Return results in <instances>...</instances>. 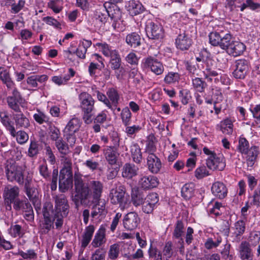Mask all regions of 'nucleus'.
Returning a JSON list of instances; mask_svg holds the SVG:
<instances>
[{
    "instance_id": "nucleus-27",
    "label": "nucleus",
    "mask_w": 260,
    "mask_h": 260,
    "mask_svg": "<svg viewBox=\"0 0 260 260\" xmlns=\"http://www.w3.org/2000/svg\"><path fill=\"white\" fill-rule=\"evenodd\" d=\"M139 168L134 164L126 163L122 169V176L123 178L131 179L138 174Z\"/></svg>"
},
{
    "instance_id": "nucleus-2",
    "label": "nucleus",
    "mask_w": 260,
    "mask_h": 260,
    "mask_svg": "<svg viewBox=\"0 0 260 260\" xmlns=\"http://www.w3.org/2000/svg\"><path fill=\"white\" fill-rule=\"evenodd\" d=\"M55 203L54 214L55 225L56 229L60 228L63 225V219L67 216L69 211V205L67 197L63 194H59L53 197Z\"/></svg>"
},
{
    "instance_id": "nucleus-63",
    "label": "nucleus",
    "mask_w": 260,
    "mask_h": 260,
    "mask_svg": "<svg viewBox=\"0 0 260 260\" xmlns=\"http://www.w3.org/2000/svg\"><path fill=\"white\" fill-rule=\"evenodd\" d=\"M196 60L197 62H202L205 63V65H206L207 61L212 60L210 58L209 52L207 51L206 49H204L201 51L199 53V56L196 57Z\"/></svg>"
},
{
    "instance_id": "nucleus-32",
    "label": "nucleus",
    "mask_w": 260,
    "mask_h": 260,
    "mask_svg": "<svg viewBox=\"0 0 260 260\" xmlns=\"http://www.w3.org/2000/svg\"><path fill=\"white\" fill-rule=\"evenodd\" d=\"M90 186L92 190L93 199L95 201L99 200L103 189L102 183L99 181H91L90 182Z\"/></svg>"
},
{
    "instance_id": "nucleus-39",
    "label": "nucleus",
    "mask_w": 260,
    "mask_h": 260,
    "mask_svg": "<svg viewBox=\"0 0 260 260\" xmlns=\"http://www.w3.org/2000/svg\"><path fill=\"white\" fill-rule=\"evenodd\" d=\"M144 196L137 188H132L131 192V203L132 202L135 207L142 204L145 201Z\"/></svg>"
},
{
    "instance_id": "nucleus-51",
    "label": "nucleus",
    "mask_w": 260,
    "mask_h": 260,
    "mask_svg": "<svg viewBox=\"0 0 260 260\" xmlns=\"http://www.w3.org/2000/svg\"><path fill=\"white\" fill-rule=\"evenodd\" d=\"M233 123L231 120L227 118L221 121L220 124V129L222 133L226 135H231L233 133Z\"/></svg>"
},
{
    "instance_id": "nucleus-59",
    "label": "nucleus",
    "mask_w": 260,
    "mask_h": 260,
    "mask_svg": "<svg viewBox=\"0 0 260 260\" xmlns=\"http://www.w3.org/2000/svg\"><path fill=\"white\" fill-rule=\"evenodd\" d=\"M125 132L127 136L131 138H134L139 131L142 129V127L139 125H133L132 126H125Z\"/></svg>"
},
{
    "instance_id": "nucleus-20",
    "label": "nucleus",
    "mask_w": 260,
    "mask_h": 260,
    "mask_svg": "<svg viewBox=\"0 0 260 260\" xmlns=\"http://www.w3.org/2000/svg\"><path fill=\"white\" fill-rule=\"evenodd\" d=\"M147 165L149 171L153 174H157L161 168L160 159L154 154H150L147 157Z\"/></svg>"
},
{
    "instance_id": "nucleus-48",
    "label": "nucleus",
    "mask_w": 260,
    "mask_h": 260,
    "mask_svg": "<svg viewBox=\"0 0 260 260\" xmlns=\"http://www.w3.org/2000/svg\"><path fill=\"white\" fill-rule=\"evenodd\" d=\"M9 234L14 238H23L25 234V231L19 224H12L9 229Z\"/></svg>"
},
{
    "instance_id": "nucleus-19",
    "label": "nucleus",
    "mask_w": 260,
    "mask_h": 260,
    "mask_svg": "<svg viewBox=\"0 0 260 260\" xmlns=\"http://www.w3.org/2000/svg\"><path fill=\"white\" fill-rule=\"evenodd\" d=\"M22 101V98L18 91L14 88L12 92V95L7 98V102L9 107L16 112H21L19 104Z\"/></svg>"
},
{
    "instance_id": "nucleus-61",
    "label": "nucleus",
    "mask_w": 260,
    "mask_h": 260,
    "mask_svg": "<svg viewBox=\"0 0 260 260\" xmlns=\"http://www.w3.org/2000/svg\"><path fill=\"white\" fill-rule=\"evenodd\" d=\"M209 175V171L205 166L199 167L194 172V176L198 179H201Z\"/></svg>"
},
{
    "instance_id": "nucleus-28",
    "label": "nucleus",
    "mask_w": 260,
    "mask_h": 260,
    "mask_svg": "<svg viewBox=\"0 0 260 260\" xmlns=\"http://www.w3.org/2000/svg\"><path fill=\"white\" fill-rule=\"evenodd\" d=\"M234 231V232L232 233L233 241L238 242L240 241L242 235L245 231V222L242 220H239L235 222Z\"/></svg>"
},
{
    "instance_id": "nucleus-7",
    "label": "nucleus",
    "mask_w": 260,
    "mask_h": 260,
    "mask_svg": "<svg viewBox=\"0 0 260 260\" xmlns=\"http://www.w3.org/2000/svg\"><path fill=\"white\" fill-rule=\"evenodd\" d=\"M5 172L7 179L10 182L16 181L19 185L24 182V176L21 169L15 164L7 161L6 164Z\"/></svg>"
},
{
    "instance_id": "nucleus-53",
    "label": "nucleus",
    "mask_w": 260,
    "mask_h": 260,
    "mask_svg": "<svg viewBox=\"0 0 260 260\" xmlns=\"http://www.w3.org/2000/svg\"><path fill=\"white\" fill-rule=\"evenodd\" d=\"M0 79L6 84L8 88H11L14 85L9 72L3 68H0Z\"/></svg>"
},
{
    "instance_id": "nucleus-8",
    "label": "nucleus",
    "mask_w": 260,
    "mask_h": 260,
    "mask_svg": "<svg viewBox=\"0 0 260 260\" xmlns=\"http://www.w3.org/2000/svg\"><path fill=\"white\" fill-rule=\"evenodd\" d=\"M145 31L149 39L159 40L164 37L163 27L157 22L148 20L146 22Z\"/></svg>"
},
{
    "instance_id": "nucleus-37",
    "label": "nucleus",
    "mask_w": 260,
    "mask_h": 260,
    "mask_svg": "<svg viewBox=\"0 0 260 260\" xmlns=\"http://www.w3.org/2000/svg\"><path fill=\"white\" fill-rule=\"evenodd\" d=\"M106 95L108 96V99L110 102L112 108L113 107V105L114 106L118 105L120 97L118 90L116 88L114 87L108 88L106 92Z\"/></svg>"
},
{
    "instance_id": "nucleus-45",
    "label": "nucleus",
    "mask_w": 260,
    "mask_h": 260,
    "mask_svg": "<svg viewBox=\"0 0 260 260\" xmlns=\"http://www.w3.org/2000/svg\"><path fill=\"white\" fill-rule=\"evenodd\" d=\"M222 237L217 235L214 236V238H209L207 239L205 243V246L207 249H211L218 247L222 242Z\"/></svg>"
},
{
    "instance_id": "nucleus-24",
    "label": "nucleus",
    "mask_w": 260,
    "mask_h": 260,
    "mask_svg": "<svg viewBox=\"0 0 260 260\" xmlns=\"http://www.w3.org/2000/svg\"><path fill=\"white\" fill-rule=\"evenodd\" d=\"M106 161L111 165L116 164L119 154L113 146H106L103 150Z\"/></svg>"
},
{
    "instance_id": "nucleus-64",
    "label": "nucleus",
    "mask_w": 260,
    "mask_h": 260,
    "mask_svg": "<svg viewBox=\"0 0 260 260\" xmlns=\"http://www.w3.org/2000/svg\"><path fill=\"white\" fill-rule=\"evenodd\" d=\"M249 145L248 141L245 138L240 137L239 140L238 145V149L239 151L241 153L244 154L249 149Z\"/></svg>"
},
{
    "instance_id": "nucleus-43",
    "label": "nucleus",
    "mask_w": 260,
    "mask_h": 260,
    "mask_svg": "<svg viewBox=\"0 0 260 260\" xmlns=\"http://www.w3.org/2000/svg\"><path fill=\"white\" fill-rule=\"evenodd\" d=\"M161 252L165 260H169L175 254L176 252L173 249V243L171 241L166 242Z\"/></svg>"
},
{
    "instance_id": "nucleus-21",
    "label": "nucleus",
    "mask_w": 260,
    "mask_h": 260,
    "mask_svg": "<svg viewBox=\"0 0 260 260\" xmlns=\"http://www.w3.org/2000/svg\"><path fill=\"white\" fill-rule=\"evenodd\" d=\"M239 255L241 260H253L254 255L248 242L241 243L239 247Z\"/></svg>"
},
{
    "instance_id": "nucleus-5",
    "label": "nucleus",
    "mask_w": 260,
    "mask_h": 260,
    "mask_svg": "<svg viewBox=\"0 0 260 260\" xmlns=\"http://www.w3.org/2000/svg\"><path fill=\"white\" fill-rule=\"evenodd\" d=\"M109 199L112 204L119 205L121 210H124L131 207V200L129 195L126 193L124 186L120 185L118 188L110 190Z\"/></svg>"
},
{
    "instance_id": "nucleus-47",
    "label": "nucleus",
    "mask_w": 260,
    "mask_h": 260,
    "mask_svg": "<svg viewBox=\"0 0 260 260\" xmlns=\"http://www.w3.org/2000/svg\"><path fill=\"white\" fill-rule=\"evenodd\" d=\"M192 85L193 89L199 92H203L207 84L202 78L196 77L192 79Z\"/></svg>"
},
{
    "instance_id": "nucleus-22",
    "label": "nucleus",
    "mask_w": 260,
    "mask_h": 260,
    "mask_svg": "<svg viewBox=\"0 0 260 260\" xmlns=\"http://www.w3.org/2000/svg\"><path fill=\"white\" fill-rule=\"evenodd\" d=\"M139 184L144 189H149L156 187L158 184V180L153 176H144L140 178Z\"/></svg>"
},
{
    "instance_id": "nucleus-12",
    "label": "nucleus",
    "mask_w": 260,
    "mask_h": 260,
    "mask_svg": "<svg viewBox=\"0 0 260 260\" xmlns=\"http://www.w3.org/2000/svg\"><path fill=\"white\" fill-rule=\"evenodd\" d=\"M142 63L145 68H149L156 75H160L164 71L162 63L152 56H149L143 60Z\"/></svg>"
},
{
    "instance_id": "nucleus-31",
    "label": "nucleus",
    "mask_w": 260,
    "mask_h": 260,
    "mask_svg": "<svg viewBox=\"0 0 260 260\" xmlns=\"http://www.w3.org/2000/svg\"><path fill=\"white\" fill-rule=\"evenodd\" d=\"M145 10L144 6L139 2L132 1L129 2L127 11L132 16H136L141 14Z\"/></svg>"
},
{
    "instance_id": "nucleus-50",
    "label": "nucleus",
    "mask_w": 260,
    "mask_h": 260,
    "mask_svg": "<svg viewBox=\"0 0 260 260\" xmlns=\"http://www.w3.org/2000/svg\"><path fill=\"white\" fill-rule=\"evenodd\" d=\"M194 185L192 183H187L183 185L181 188V194L185 200H189L193 195Z\"/></svg>"
},
{
    "instance_id": "nucleus-62",
    "label": "nucleus",
    "mask_w": 260,
    "mask_h": 260,
    "mask_svg": "<svg viewBox=\"0 0 260 260\" xmlns=\"http://www.w3.org/2000/svg\"><path fill=\"white\" fill-rule=\"evenodd\" d=\"M18 254L25 259H35L37 258V253L33 249H28L25 252L19 251Z\"/></svg>"
},
{
    "instance_id": "nucleus-33",
    "label": "nucleus",
    "mask_w": 260,
    "mask_h": 260,
    "mask_svg": "<svg viewBox=\"0 0 260 260\" xmlns=\"http://www.w3.org/2000/svg\"><path fill=\"white\" fill-rule=\"evenodd\" d=\"M81 126L80 119L77 118H72L67 123L64 129V133L75 134L77 132Z\"/></svg>"
},
{
    "instance_id": "nucleus-16",
    "label": "nucleus",
    "mask_w": 260,
    "mask_h": 260,
    "mask_svg": "<svg viewBox=\"0 0 260 260\" xmlns=\"http://www.w3.org/2000/svg\"><path fill=\"white\" fill-rule=\"evenodd\" d=\"M158 201V196L156 193L151 192L149 193L145 198V201L142 204V211L147 214L151 213Z\"/></svg>"
},
{
    "instance_id": "nucleus-34",
    "label": "nucleus",
    "mask_w": 260,
    "mask_h": 260,
    "mask_svg": "<svg viewBox=\"0 0 260 260\" xmlns=\"http://www.w3.org/2000/svg\"><path fill=\"white\" fill-rule=\"evenodd\" d=\"M245 154L247 155V164L248 166L251 167L256 160L258 154V147L255 146H252Z\"/></svg>"
},
{
    "instance_id": "nucleus-46",
    "label": "nucleus",
    "mask_w": 260,
    "mask_h": 260,
    "mask_svg": "<svg viewBox=\"0 0 260 260\" xmlns=\"http://www.w3.org/2000/svg\"><path fill=\"white\" fill-rule=\"evenodd\" d=\"M61 164L62 166V168L59 172H70L72 171V161L71 157L66 155L61 156Z\"/></svg>"
},
{
    "instance_id": "nucleus-17",
    "label": "nucleus",
    "mask_w": 260,
    "mask_h": 260,
    "mask_svg": "<svg viewBox=\"0 0 260 260\" xmlns=\"http://www.w3.org/2000/svg\"><path fill=\"white\" fill-rule=\"evenodd\" d=\"M226 48H224L227 53L233 56L242 54L246 49L245 45L242 42L236 41H229Z\"/></svg>"
},
{
    "instance_id": "nucleus-11",
    "label": "nucleus",
    "mask_w": 260,
    "mask_h": 260,
    "mask_svg": "<svg viewBox=\"0 0 260 260\" xmlns=\"http://www.w3.org/2000/svg\"><path fill=\"white\" fill-rule=\"evenodd\" d=\"M236 69L233 72V76L238 79H244L249 69V61L245 59L237 60L235 62Z\"/></svg>"
},
{
    "instance_id": "nucleus-41",
    "label": "nucleus",
    "mask_w": 260,
    "mask_h": 260,
    "mask_svg": "<svg viewBox=\"0 0 260 260\" xmlns=\"http://www.w3.org/2000/svg\"><path fill=\"white\" fill-rule=\"evenodd\" d=\"M126 43L132 47L136 48L141 45V37L136 32H132L126 37Z\"/></svg>"
},
{
    "instance_id": "nucleus-35",
    "label": "nucleus",
    "mask_w": 260,
    "mask_h": 260,
    "mask_svg": "<svg viewBox=\"0 0 260 260\" xmlns=\"http://www.w3.org/2000/svg\"><path fill=\"white\" fill-rule=\"evenodd\" d=\"M107 211L106 210L105 201L99 202L98 204L95 205L92 208V211L91 215L93 218L99 216H104L107 214Z\"/></svg>"
},
{
    "instance_id": "nucleus-15",
    "label": "nucleus",
    "mask_w": 260,
    "mask_h": 260,
    "mask_svg": "<svg viewBox=\"0 0 260 260\" xmlns=\"http://www.w3.org/2000/svg\"><path fill=\"white\" fill-rule=\"evenodd\" d=\"M140 222V218L136 212H130L123 218L124 228L127 230L133 231L136 229Z\"/></svg>"
},
{
    "instance_id": "nucleus-55",
    "label": "nucleus",
    "mask_w": 260,
    "mask_h": 260,
    "mask_svg": "<svg viewBox=\"0 0 260 260\" xmlns=\"http://www.w3.org/2000/svg\"><path fill=\"white\" fill-rule=\"evenodd\" d=\"M121 118L124 126L129 125L131 123L132 113L128 107L124 108L121 112Z\"/></svg>"
},
{
    "instance_id": "nucleus-38",
    "label": "nucleus",
    "mask_w": 260,
    "mask_h": 260,
    "mask_svg": "<svg viewBox=\"0 0 260 260\" xmlns=\"http://www.w3.org/2000/svg\"><path fill=\"white\" fill-rule=\"evenodd\" d=\"M213 60L207 61L206 68L203 72L205 78L209 81L212 80V77H216L218 75L215 68L213 67Z\"/></svg>"
},
{
    "instance_id": "nucleus-36",
    "label": "nucleus",
    "mask_w": 260,
    "mask_h": 260,
    "mask_svg": "<svg viewBox=\"0 0 260 260\" xmlns=\"http://www.w3.org/2000/svg\"><path fill=\"white\" fill-rule=\"evenodd\" d=\"M91 44V41L84 40L82 43H80L75 51L76 55L81 59L85 58L87 48L90 47Z\"/></svg>"
},
{
    "instance_id": "nucleus-29",
    "label": "nucleus",
    "mask_w": 260,
    "mask_h": 260,
    "mask_svg": "<svg viewBox=\"0 0 260 260\" xmlns=\"http://www.w3.org/2000/svg\"><path fill=\"white\" fill-rule=\"evenodd\" d=\"M54 218L52 219L51 217H47L45 214V217H43V219L40 221L39 228L42 233L46 234H47L52 229L54 228Z\"/></svg>"
},
{
    "instance_id": "nucleus-9",
    "label": "nucleus",
    "mask_w": 260,
    "mask_h": 260,
    "mask_svg": "<svg viewBox=\"0 0 260 260\" xmlns=\"http://www.w3.org/2000/svg\"><path fill=\"white\" fill-rule=\"evenodd\" d=\"M209 43L213 46H218L224 50L226 48L228 43L232 40V35L229 33L224 34L221 31L211 32L209 35Z\"/></svg>"
},
{
    "instance_id": "nucleus-14",
    "label": "nucleus",
    "mask_w": 260,
    "mask_h": 260,
    "mask_svg": "<svg viewBox=\"0 0 260 260\" xmlns=\"http://www.w3.org/2000/svg\"><path fill=\"white\" fill-rule=\"evenodd\" d=\"M192 43V40L189 35L184 30H180L175 40L176 47L182 51L187 50Z\"/></svg>"
},
{
    "instance_id": "nucleus-54",
    "label": "nucleus",
    "mask_w": 260,
    "mask_h": 260,
    "mask_svg": "<svg viewBox=\"0 0 260 260\" xmlns=\"http://www.w3.org/2000/svg\"><path fill=\"white\" fill-rule=\"evenodd\" d=\"M184 233V224L182 221L178 220L175 226V229L173 232V237L176 239H180L182 243L183 240L181 237Z\"/></svg>"
},
{
    "instance_id": "nucleus-49",
    "label": "nucleus",
    "mask_w": 260,
    "mask_h": 260,
    "mask_svg": "<svg viewBox=\"0 0 260 260\" xmlns=\"http://www.w3.org/2000/svg\"><path fill=\"white\" fill-rule=\"evenodd\" d=\"M149 257L151 260H162V252L156 246L150 244L148 251Z\"/></svg>"
},
{
    "instance_id": "nucleus-6",
    "label": "nucleus",
    "mask_w": 260,
    "mask_h": 260,
    "mask_svg": "<svg viewBox=\"0 0 260 260\" xmlns=\"http://www.w3.org/2000/svg\"><path fill=\"white\" fill-rule=\"evenodd\" d=\"M96 46L106 56L110 58L109 64L112 69L118 70L121 66V59L118 51L113 49L106 43H98Z\"/></svg>"
},
{
    "instance_id": "nucleus-26",
    "label": "nucleus",
    "mask_w": 260,
    "mask_h": 260,
    "mask_svg": "<svg viewBox=\"0 0 260 260\" xmlns=\"http://www.w3.org/2000/svg\"><path fill=\"white\" fill-rule=\"evenodd\" d=\"M211 191L214 196L219 199L224 198L228 193V189L225 185L221 182H216L212 184Z\"/></svg>"
},
{
    "instance_id": "nucleus-40",
    "label": "nucleus",
    "mask_w": 260,
    "mask_h": 260,
    "mask_svg": "<svg viewBox=\"0 0 260 260\" xmlns=\"http://www.w3.org/2000/svg\"><path fill=\"white\" fill-rule=\"evenodd\" d=\"M13 116L16 125L21 127H28L30 125L28 119L21 112Z\"/></svg>"
},
{
    "instance_id": "nucleus-10",
    "label": "nucleus",
    "mask_w": 260,
    "mask_h": 260,
    "mask_svg": "<svg viewBox=\"0 0 260 260\" xmlns=\"http://www.w3.org/2000/svg\"><path fill=\"white\" fill-rule=\"evenodd\" d=\"M58 187L59 191L64 193L73 186V173L59 172Z\"/></svg>"
},
{
    "instance_id": "nucleus-57",
    "label": "nucleus",
    "mask_w": 260,
    "mask_h": 260,
    "mask_svg": "<svg viewBox=\"0 0 260 260\" xmlns=\"http://www.w3.org/2000/svg\"><path fill=\"white\" fill-rule=\"evenodd\" d=\"M39 150L38 143L36 141L31 140L27 155L30 157H36L38 154Z\"/></svg>"
},
{
    "instance_id": "nucleus-13",
    "label": "nucleus",
    "mask_w": 260,
    "mask_h": 260,
    "mask_svg": "<svg viewBox=\"0 0 260 260\" xmlns=\"http://www.w3.org/2000/svg\"><path fill=\"white\" fill-rule=\"evenodd\" d=\"M206 165L210 170L222 171L225 167V158L222 154H216L208 157Z\"/></svg>"
},
{
    "instance_id": "nucleus-23",
    "label": "nucleus",
    "mask_w": 260,
    "mask_h": 260,
    "mask_svg": "<svg viewBox=\"0 0 260 260\" xmlns=\"http://www.w3.org/2000/svg\"><path fill=\"white\" fill-rule=\"evenodd\" d=\"M19 188L17 186H7L4 190L3 196L5 199V202L12 203L13 201L17 198L19 194Z\"/></svg>"
},
{
    "instance_id": "nucleus-18",
    "label": "nucleus",
    "mask_w": 260,
    "mask_h": 260,
    "mask_svg": "<svg viewBox=\"0 0 260 260\" xmlns=\"http://www.w3.org/2000/svg\"><path fill=\"white\" fill-rule=\"evenodd\" d=\"M106 229L105 225H101L96 232L91 243L93 248H99L104 245L107 241L106 238Z\"/></svg>"
},
{
    "instance_id": "nucleus-42",
    "label": "nucleus",
    "mask_w": 260,
    "mask_h": 260,
    "mask_svg": "<svg viewBox=\"0 0 260 260\" xmlns=\"http://www.w3.org/2000/svg\"><path fill=\"white\" fill-rule=\"evenodd\" d=\"M33 118L36 122L39 124L44 123L49 124L51 123L49 117L38 109H37L36 113L34 114Z\"/></svg>"
},
{
    "instance_id": "nucleus-44",
    "label": "nucleus",
    "mask_w": 260,
    "mask_h": 260,
    "mask_svg": "<svg viewBox=\"0 0 260 260\" xmlns=\"http://www.w3.org/2000/svg\"><path fill=\"white\" fill-rule=\"evenodd\" d=\"M181 79V75L177 72H170L166 75L164 82L167 84H175L178 83Z\"/></svg>"
},
{
    "instance_id": "nucleus-30",
    "label": "nucleus",
    "mask_w": 260,
    "mask_h": 260,
    "mask_svg": "<svg viewBox=\"0 0 260 260\" xmlns=\"http://www.w3.org/2000/svg\"><path fill=\"white\" fill-rule=\"evenodd\" d=\"M130 152L133 160L136 164H140L143 157L142 153L138 144L136 142H132L130 146Z\"/></svg>"
},
{
    "instance_id": "nucleus-52",
    "label": "nucleus",
    "mask_w": 260,
    "mask_h": 260,
    "mask_svg": "<svg viewBox=\"0 0 260 260\" xmlns=\"http://www.w3.org/2000/svg\"><path fill=\"white\" fill-rule=\"evenodd\" d=\"M156 139L154 135H150L148 137L147 141L146 152L148 154H154V152L156 150Z\"/></svg>"
},
{
    "instance_id": "nucleus-3",
    "label": "nucleus",
    "mask_w": 260,
    "mask_h": 260,
    "mask_svg": "<svg viewBox=\"0 0 260 260\" xmlns=\"http://www.w3.org/2000/svg\"><path fill=\"white\" fill-rule=\"evenodd\" d=\"M74 185L76 194L72 196V200L78 206L79 203H82L90 196V189L87 183L84 182L81 174L75 172L74 174Z\"/></svg>"
},
{
    "instance_id": "nucleus-58",
    "label": "nucleus",
    "mask_w": 260,
    "mask_h": 260,
    "mask_svg": "<svg viewBox=\"0 0 260 260\" xmlns=\"http://www.w3.org/2000/svg\"><path fill=\"white\" fill-rule=\"evenodd\" d=\"M55 145L58 151L63 155H66L69 152L68 144H67L62 139L55 142Z\"/></svg>"
},
{
    "instance_id": "nucleus-4",
    "label": "nucleus",
    "mask_w": 260,
    "mask_h": 260,
    "mask_svg": "<svg viewBox=\"0 0 260 260\" xmlns=\"http://www.w3.org/2000/svg\"><path fill=\"white\" fill-rule=\"evenodd\" d=\"M80 107L82 112V118L85 124L92 122L93 112L95 110V101L89 93L83 92L79 95Z\"/></svg>"
},
{
    "instance_id": "nucleus-60",
    "label": "nucleus",
    "mask_w": 260,
    "mask_h": 260,
    "mask_svg": "<svg viewBox=\"0 0 260 260\" xmlns=\"http://www.w3.org/2000/svg\"><path fill=\"white\" fill-rule=\"evenodd\" d=\"M248 243L252 246H255L260 241V232L253 231L250 232L248 238Z\"/></svg>"
},
{
    "instance_id": "nucleus-25",
    "label": "nucleus",
    "mask_w": 260,
    "mask_h": 260,
    "mask_svg": "<svg viewBox=\"0 0 260 260\" xmlns=\"http://www.w3.org/2000/svg\"><path fill=\"white\" fill-rule=\"evenodd\" d=\"M95 231V227L93 225H89L85 228L81 239V247L84 249L89 244L93 237Z\"/></svg>"
},
{
    "instance_id": "nucleus-56",
    "label": "nucleus",
    "mask_w": 260,
    "mask_h": 260,
    "mask_svg": "<svg viewBox=\"0 0 260 260\" xmlns=\"http://www.w3.org/2000/svg\"><path fill=\"white\" fill-rule=\"evenodd\" d=\"M119 246L117 244H114L110 246L108 252V258L112 260H115L119 254Z\"/></svg>"
},
{
    "instance_id": "nucleus-1",
    "label": "nucleus",
    "mask_w": 260,
    "mask_h": 260,
    "mask_svg": "<svg viewBox=\"0 0 260 260\" xmlns=\"http://www.w3.org/2000/svg\"><path fill=\"white\" fill-rule=\"evenodd\" d=\"M108 17L113 21L112 26L114 29L121 28L122 13L119 9L114 10V12L110 14L105 6L100 7L94 12L90 23L91 27H93L94 30L100 29L107 22Z\"/></svg>"
}]
</instances>
